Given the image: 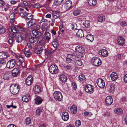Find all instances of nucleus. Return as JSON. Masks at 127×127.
Segmentation results:
<instances>
[{
  "label": "nucleus",
  "mask_w": 127,
  "mask_h": 127,
  "mask_svg": "<svg viewBox=\"0 0 127 127\" xmlns=\"http://www.w3.org/2000/svg\"><path fill=\"white\" fill-rule=\"evenodd\" d=\"M90 22L88 21H85L83 23V25L86 28H88L90 26Z\"/></svg>",
  "instance_id": "42"
},
{
  "label": "nucleus",
  "mask_w": 127,
  "mask_h": 127,
  "mask_svg": "<svg viewBox=\"0 0 127 127\" xmlns=\"http://www.w3.org/2000/svg\"><path fill=\"white\" fill-rule=\"evenodd\" d=\"M32 6L34 8H40L42 7L41 5H40L38 3H37L36 4H33Z\"/></svg>",
  "instance_id": "45"
},
{
  "label": "nucleus",
  "mask_w": 127,
  "mask_h": 127,
  "mask_svg": "<svg viewBox=\"0 0 127 127\" xmlns=\"http://www.w3.org/2000/svg\"><path fill=\"white\" fill-rule=\"evenodd\" d=\"M25 56L28 57H29L31 55V53L29 51H25L24 53Z\"/></svg>",
  "instance_id": "44"
},
{
  "label": "nucleus",
  "mask_w": 127,
  "mask_h": 127,
  "mask_svg": "<svg viewBox=\"0 0 127 127\" xmlns=\"http://www.w3.org/2000/svg\"><path fill=\"white\" fill-rule=\"evenodd\" d=\"M80 11L79 10H74L73 12V15L75 16H76L79 14Z\"/></svg>",
  "instance_id": "46"
},
{
  "label": "nucleus",
  "mask_w": 127,
  "mask_h": 127,
  "mask_svg": "<svg viewBox=\"0 0 127 127\" xmlns=\"http://www.w3.org/2000/svg\"><path fill=\"white\" fill-rule=\"evenodd\" d=\"M78 53L77 54V57L79 58H81L83 57V54L82 53L83 52H78Z\"/></svg>",
  "instance_id": "58"
},
{
  "label": "nucleus",
  "mask_w": 127,
  "mask_h": 127,
  "mask_svg": "<svg viewBox=\"0 0 127 127\" xmlns=\"http://www.w3.org/2000/svg\"><path fill=\"white\" fill-rule=\"evenodd\" d=\"M109 92L111 93H113L115 90V85L114 84H112L110 86Z\"/></svg>",
  "instance_id": "28"
},
{
  "label": "nucleus",
  "mask_w": 127,
  "mask_h": 127,
  "mask_svg": "<svg viewBox=\"0 0 127 127\" xmlns=\"http://www.w3.org/2000/svg\"><path fill=\"white\" fill-rule=\"evenodd\" d=\"M110 77L111 79L113 81L116 80L118 78V76L116 73L113 72L111 74Z\"/></svg>",
  "instance_id": "19"
},
{
  "label": "nucleus",
  "mask_w": 127,
  "mask_h": 127,
  "mask_svg": "<svg viewBox=\"0 0 127 127\" xmlns=\"http://www.w3.org/2000/svg\"><path fill=\"white\" fill-rule=\"evenodd\" d=\"M72 85L73 89L75 90L77 88V86L76 83L74 82H72Z\"/></svg>",
  "instance_id": "51"
},
{
  "label": "nucleus",
  "mask_w": 127,
  "mask_h": 127,
  "mask_svg": "<svg viewBox=\"0 0 127 127\" xmlns=\"http://www.w3.org/2000/svg\"><path fill=\"white\" fill-rule=\"evenodd\" d=\"M86 38L88 40L92 42L94 40L93 36L91 34H88L86 36Z\"/></svg>",
  "instance_id": "29"
},
{
  "label": "nucleus",
  "mask_w": 127,
  "mask_h": 127,
  "mask_svg": "<svg viewBox=\"0 0 127 127\" xmlns=\"http://www.w3.org/2000/svg\"><path fill=\"white\" fill-rule=\"evenodd\" d=\"M75 125L76 127H79L81 125V122L79 120H77L75 123Z\"/></svg>",
  "instance_id": "54"
},
{
  "label": "nucleus",
  "mask_w": 127,
  "mask_h": 127,
  "mask_svg": "<svg viewBox=\"0 0 127 127\" xmlns=\"http://www.w3.org/2000/svg\"><path fill=\"white\" fill-rule=\"evenodd\" d=\"M4 3L2 0H0V6H2L4 5Z\"/></svg>",
  "instance_id": "63"
},
{
  "label": "nucleus",
  "mask_w": 127,
  "mask_h": 127,
  "mask_svg": "<svg viewBox=\"0 0 127 127\" xmlns=\"http://www.w3.org/2000/svg\"><path fill=\"white\" fill-rule=\"evenodd\" d=\"M53 95L56 101H60L62 100L63 95L60 92L55 91L53 93Z\"/></svg>",
  "instance_id": "3"
},
{
  "label": "nucleus",
  "mask_w": 127,
  "mask_h": 127,
  "mask_svg": "<svg viewBox=\"0 0 127 127\" xmlns=\"http://www.w3.org/2000/svg\"><path fill=\"white\" fill-rule=\"evenodd\" d=\"M15 64V61L14 59L10 60L7 62L6 67L7 68H12L14 66Z\"/></svg>",
  "instance_id": "7"
},
{
  "label": "nucleus",
  "mask_w": 127,
  "mask_h": 127,
  "mask_svg": "<svg viewBox=\"0 0 127 127\" xmlns=\"http://www.w3.org/2000/svg\"><path fill=\"white\" fill-rule=\"evenodd\" d=\"M10 75L6 73L3 75V78L4 80H8L10 79Z\"/></svg>",
  "instance_id": "38"
},
{
  "label": "nucleus",
  "mask_w": 127,
  "mask_h": 127,
  "mask_svg": "<svg viewBox=\"0 0 127 127\" xmlns=\"http://www.w3.org/2000/svg\"><path fill=\"white\" fill-rule=\"evenodd\" d=\"M63 1V0H55L54 3L55 5H61Z\"/></svg>",
  "instance_id": "32"
},
{
  "label": "nucleus",
  "mask_w": 127,
  "mask_h": 127,
  "mask_svg": "<svg viewBox=\"0 0 127 127\" xmlns=\"http://www.w3.org/2000/svg\"><path fill=\"white\" fill-rule=\"evenodd\" d=\"M91 62L93 64L96 66H99L101 64V61L100 59L98 57H95L92 58Z\"/></svg>",
  "instance_id": "4"
},
{
  "label": "nucleus",
  "mask_w": 127,
  "mask_h": 127,
  "mask_svg": "<svg viewBox=\"0 0 127 127\" xmlns=\"http://www.w3.org/2000/svg\"><path fill=\"white\" fill-rule=\"evenodd\" d=\"M99 54L104 57L107 56L108 55V51L106 50H102L99 52Z\"/></svg>",
  "instance_id": "15"
},
{
  "label": "nucleus",
  "mask_w": 127,
  "mask_h": 127,
  "mask_svg": "<svg viewBox=\"0 0 127 127\" xmlns=\"http://www.w3.org/2000/svg\"><path fill=\"white\" fill-rule=\"evenodd\" d=\"M12 74L14 77H17L19 75L20 71L19 69L15 68L13 69L12 71Z\"/></svg>",
  "instance_id": "11"
},
{
  "label": "nucleus",
  "mask_w": 127,
  "mask_h": 127,
  "mask_svg": "<svg viewBox=\"0 0 127 127\" xmlns=\"http://www.w3.org/2000/svg\"><path fill=\"white\" fill-rule=\"evenodd\" d=\"M33 15H32L31 13H27L26 16V18L28 19H32L33 18Z\"/></svg>",
  "instance_id": "36"
},
{
  "label": "nucleus",
  "mask_w": 127,
  "mask_h": 127,
  "mask_svg": "<svg viewBox=\"0 0 127 127\" xmlns=\"http://www.w3.org/2000/svg\"><path fill=\"white\" fill-rule=\"evenodd\" d=\"M49 70L51 74H56L58 72L57 66L53 64L51 65L49 68Z\"/></svg>",
  "instance_id": "5"
},
{
  "label": "nucleus",
  "mask_w": 127,
  "mask_h": 127,
  "mask_svg": "<svg viewBox=\"0 0 127 127\" xmlns=\"http://www.w3.org/2000/svg\"><path fill=\"white\" fill-rule=\"evenodd\" d=\"M85 90L89 93H92L93 92V87L91 85H86L85 86Z\"/></svg>",
  "instance_id": "8"
},
{
  "label": "nucleus",
  "mask_w": 127,
  "mask_h": 127,
  "mask_svg": "<svg viewBox=\"0 0 127 127\" xmlns=\"http://www.w3.org/2000/svg\"><path fill=\"white\" fill-rule=\"evenodd\" d=\"M64 66L65 69H67V70H69L71 69V66L70 64H69L68 65H64Z\"/></svg>",
  "instance_id": "59"
},
{
  "label": "nucleus",
  "mask_w": 127,
  "mask_h": 127,
  "mask_svg": "<svg viewBox=\"0 0 127 127\" xmlns=\"http://www.w3.org/2000/svg\"><path fill=\"white\" fill-rule=\"evenodd\" d=\"M21 37L20 35L19 34L18 35H17V36L16 37V41L18 43H20L23 40Z\"/></svg>",
  "instance_id": "37"
},
{
  "label": "nucleus",
  "mask_w": 127,
  "mask_h": 127,
  "mask_svg": "<svg viewBox=\"0 0 127 127\" xmlns=\"http://www.w3.org/2000/svg\"><path fill=\"white\" fill-rule=\"evenodd\" d=\"M79 79L81 81H84L86 79V78L84 74H81L79 77Z\"/></svg>",
  "instance_id": "34"
},
{
  "label": "nucleus",
  "mask_w": 127,
  "mask_h": 127,
  "mask_svg": "<svg viewBox=\"0 0 127 127\" xmlns=\"http://www.w3.org/2000/svg\"><path fill=\"white\" fill-rule=\"evenodd\" d=\"M32 82L29 80H25L26 83L27 85L28 86H29L31 85L32 83Z\"/></svg>",
  "instance_id": "60"
},
{
  "label": "nucleus",
  "mask_w": 127,
  "mask_h": 127,
  "mask_svg": "<svg viewBox=\"0 0 127 127\" xmlns=\"http://www.w3.org/2000/svg\"><path fill=\"white\" fill-rule=\"evenodd\" d=\"M76 51L78 52H84L85 51L84 49L81 46H78L75 48Z\"/></svg>",
  "instance_id": "18"
},
{
  "label": "nucleus",
  "mask_w": 127,
  "mask_h": 127,
  "mask_svg": "<svg viewBox=\"0 0 127 127\" xmlns=\"http://www.w3.org/2000/svg\"><path fill=\"white\" fill-rule=\"evenodd\" d=\"M69 26L73 30H76L77 27V24L75 23L72 24Z\"/></svg>",
  "instance_id": "40"
},
{
  "label": "nucleus",
  "mask_w": 127,
  "mask_h": 127,
  "mask_svg": "<svg viewBox=\"0 0 127 127\" xmlns=\"http://www.w3.org/2000/svg\"><path fill=\"white\" fill-rule=\"evenodd\" d=\"M52 44L53 46L55 48H57L58 43L56 41H54L52 42Z\"/></svg>",
  "instance_id": "50"
},
{
  "label": "nucleus",
  "mask_w": 127,
  "mask_h": 127,
  "mask_svg": "<svg viewBox=\"0 0 127 127\" xmlns=\"http://www.w3.org/2000/svg\"><path fill=\"white\" fill-rule=\"evenodd\" d=\"M14 15L15 14L14 13H12L10 14L9 16L10 19H14Z\"/></svg>",
  "instance_id": "62"
},
{
  "label": "nucleus",
  "mask_w": 127,
  "mask_h": 127,
  "mask_svg": "<svg viewBox=\"0 0 127 127\" xmlns=\"http://www.w3.org/2000/svg\"><path fill=\"white\" fill-rule=\"evenodd\" d=\"M125 40L123 38L122 36L119 37L118 38L117 42L119 44L123 45L124 44Z\"/></svg>",
  "instance_id": "16"
},
{
  "label": "nucleus",
  "mask_w": 127,
  "mask_h": 127,
  "mask_svg": "<svg viewBox=\"0 0 127 127\" xmlns=\"http://www.w3.org/2000/svg\"><path fill=\"white\" fill-rule=\"evenodd\" d=\"M5 31V28L2 25H0V34L3 33Z\"/></svg>",
  "instance_id": "33"
},
{
  "label": "nucleus",
  "mask_w": 127,
  "mask_h": 127,
  "mask_svg": "<svg viewBox=\"0 0 127 127\" xmlns=\"http://www.w3.org/2000/svg\"><path fill=\"white\" fill-rule=\"evenodd\" d=\"M39 32L35 29H34L32 31V33L35 37H36L37 35L39 36Z\"/></svg>",
  "instance_id": "39"
},
{
  "label": "nucleus",
  "mask_w": 127,
  "mask_h": 127,
  "mask_svg": "<svg viewBox=\"0 0 127 127\" xmlns=\"http://www.w3.org/2000/svg\"><path fill=\"white\" fill-rule=\"evenodd\" d=\"M110 116V114L109 112H107L104 113V116L106 117H109Z\"/></svg>",
  "instance_id": "57"
},
{
  "label": "nucleus",
  "mask_w": 127,
  "mask_h": 127,
  "mask_svg": "<svg viewBox=\"0 0 127 127\" xmlns=\"http://www.w3.org/2000/svg\"><path fill=\"white\" fill-rule=\"evenodd\" d=\"M25 122L26 125H28L31 123V119L29 118H27L25 119Z\"/></svg>",
  "instance_id": "43"
},
{
  "label": "nucleus",
  "mask_w": 127,
  "mask_h": 127,
  "mask_svg": "<svg viewBox=\"0 0 127 127\" xmlns=\"http://www.w3.org/2000/svg\"><path fill=\"white\" fill-rule=\"evenodd\" d=\"M127 25L126 22L124 21H122L120 23V25L122 27L126 26Z\"/></svg>",
  "instance_id": "56"
},
{
  "label": "nucleus",
  "mask_w": 127,
  "mask_h": 127,
  "mask_svg": "<svg viewBox=\"0 0 127 127\" xmlns=\"http://www.w3.org/2000/svg\"><path fill=\"white\" fill-rule=\"evenodd\" d=\"M124 81L125 83H127V74L124 75Z\"/></svg>",
  "instance_id": "64"
},
{
  "label": "nucleus",
  "mask_w": 127,
  "mask_h": 127,
  "mask_svg": "<svg viewBox=\"0 0 127 127\" xmlns=\"http://www.w3.org/2000/svg\"><path fill=\"white\" fill-rule=\"evenodd\" d=\"M42 112V110L40 108L37 109L36 110V113L37 115H40Z\"/></svg>",
  "instance_id": "48"
},
{
  "label": "nucleus",
  "mask_w": 127,
  "mask_h": 127,
  "mask_svg": "<svg viewBox=\"0 0 127 127\" xmlns=\"http://www.w3.org/2000/svg\"><path fill=\"white\" fill-rule=\"evenodd\" d=\"M77 36L80 37H82L84 36V33L82 30H79L76 33Z\"/></svg>",
  "instance_id": "23"
},
{
  "label": "nucleus",
  "mask_w": 127,
  "mask_h": 127,
  "mask_svg": "<svg viewBox=\"0 0 127 127\" xmlns=\"http://www.w3.org/2000/svg\"><path fill=\"white\" fill-rule=\"evenodd\" d=\"M6 63V61L2 60L0 61V67L2 65L5 64Z\"/></svg>",
  "instance_id": "52"
},
{
  "label": "nucleus",
  "mask_w": 127,
  "mask_h": 127,
  "mask_svg": "<svg viewBox=\"0 0 127 127\" xmlns=\"http://www.w3.org/2000/svg\"><path fill=\"white\" fill-rule=\"evenodd\" d=\"M70 110L72 113H76L77 111V108L76 106L73 105L71 106L70 108Z\"/></svg>",
  "instance_id": "25"
},
{
  "label": "nucleus",
  "mask_w": 127,
  "mask_h": 127,
  "mask_svg": "<svg viewBox=\"0 0 127 127\" xmlns=\"http://www.w3.org/2000/svg\"><path fill=\"white\" fill-rule=\"evenodd\" d=\"M72 6V2L70 0H67L65 3L64 7L67 10L69 9Z\"/></svg>",
  "instance_id": "13"
},
{
  "label": "nucleus",
  "mask_w": 127,
  "mask_h": 127,
  "mask_svg": "<svg viewBox=\"0 0 127 127\" xmlns=\"http://www.w3.org/2000/svg\"><path fill=\"white\" fill-rule=\"evenodd\" d=\"M20 35L22 37V40H25L27 38V36L26 34L22 33Z\"/></svg>",
  "instance_id": "49"
},
{
  "label": "nucleus",
  "mask_w": 127,
  "mask_h": 127,
  "mask_svg": "<svg viewBox=\"0 0 127 127\" xmlns=\"http://www.w3.org/2000/svg\"><path fill=\"white\" fill-rule=\"evenodd\" d=\"M62 119L64 121L67 120L69 118L68 113L66 112H63L62 114Z\"/></svg>",
  "instance_id": "14"
},
{
  "label": "nucleus",
  "mask_w": 127,
  "mask_h": 127,
  "mask_svg": "<svg viewBox=\"0 0 127 127\" xmlns=\"http://www.w3.org/2000/svg\"><path fill=\"white\" fill-rule=\"evenodd\" d=\"M35 94H38L41 92L40 88L38 85L35 86L33 88Z\"/></svg>",
  "instance_id": "22"
},
{
  "label": "nucleus",
  "mask_w": 127,
  "mask_h": 127,
  "mask_svg": "<svg viewBox=\"0 0 127 127\" xmlns=\"http://www.w3.org/2000/svg\"><path fill=\"white\" fill-rule=\"evenodd\" d=\"M43 49L41 47L40 48V50H35L34 51V53L37 54H40L42 52Z\"/></svg>",
  "instance_id": "47"
},
{
  "label": "nucleus",
  "mask_w": 127,
  "mask_h": 127,
  "mask_svg": "<svg viewBox=\"0 0 127 127\" xmlns=\"http://www.w3.org/2000/svg\"><path fill=\"white\" fill-rule=\"evenodd\" d=\"M59 79L62 82L64 83L67 80L66 77L64 75H61L59 77Z\"/></svg>",
  "instance_id": "20"
},
{
  "label": "nucleus",
  "mask_w": 127,
  "mask_h": 127,
  "mask_svg": "<svg viewBox=\"0 0 127 127\" xmlns=\"http://www.w3.org/2000/svg\"><path fill=\"white\" fill-rule=\"evenodd\" d=\"M35 20L32 19H31V20L28 22L27 25V27L28 28L30 27L32 29L34 27H33V26L35 25Z\"/></svg>",
  "instance_id": "12"
},
{
  "label": "nucleus",
  "mask_w": 127,
  "mask_h": 127,
  "mask_svg": "<svg viewBox=\"0 0 127 127\" xmlns=\"http://www.w3.org/2000/svg\"><path fill=\"white\" fill-rule=\"evenodd\" d=\"M7 57L6 52H0V59H6Z\"/></svg>",
  "instance_id": "24"
},
{
  "label": "nucleus",
  "mask_w": 127,
  "mask_h": 127,
  "mask_svg": "<svg viewBox=\"0 0 127 127\" xmlns=\"http://www.w3.org/2000/svg\"><path fill=\"white\" fill-rule=\"evenodd\" d=\"M88 2L89 5L90 6H94L96 4V0H88Z\"/></svg>",
  "instance_id": "26"
},
{
  "label": "nucleus",
  "mask_w": 127,
  "mask_h": 127,
  "mask_svg": "<svg viewBox=\"0 0 127 127\" xmlns=\"http://www.w3.org/2000/svg\"><path fill=\"white\" fill-rule=\"evenodd\" d=\"M96 83L99 87L103 88L105 86L104 81L101 78H99L96 81Z\"/></svg>",
  "instance_id": "9"
},
{
  "label": "nucleus",
  "mask_w": 127,
  "mask_h": 127,
  "mask_svg": "<svg viewBox=\"0 0 127 127\" xmlns=\"http://www.w3.org/2000/svg\"><path fill=\"white\" fill-rule=\"evenodd\" d=\"M27 13L26 12H22L21 13H20V15L21 17L22 18H24L25 17H26V16Z\"/></svg>",
  "instance_id": "55"
},
{
  "label": "nucleus",
  "mask_w": 127,
  "mask_h": 127,
  "mask_svg": "<svg viewBox=\"0 0 127 127\" xmlns=\"http://www.w3.org/2000/svg\"><path fill=\"white\" fill-rule=\"evenodd\" d=\"M45 35L46 39L49 41L51 39L50 34L48 32H45L44 34Z\"/></svg>",
  "instance_id": "31"
},
{
  "label": "nucleus",
  "mask_w": 127,
  "mask_h": 127,
  "mask_svg": "<svg viewBox=\"0 0 127 127\" xmlns=\"http://www.w3.org/2000/svg\"><path fill=\"white\" fill-rule=\"evenodd\" d=\"M115 112L117 114H121L123 113V110L120 108H117L115 110Z\"/></svg>",
  "instance_id": "35"
},
{
  "label": "nucleus",
  "mask_w": 127,
  "mask_h": 127,
  "mask_svg": "<svg viewBox=\"0 0 127 127\" xmlns=\"http://www.w3.org/2000/svg\"><path fill=\"white\" fill-rule=\"evenodd\" d=\"M18 85L17 84H12L10 88V90L11 93L14 95L17 94L19 91Z\"/></svg>",
  "instance_id": "1"
},
{
  "label": "nucleus",
  "mask_w": 127,
  "mask_h": 127,
  "mask_svg": "<svg viewBox=\"0 0 127 127\" xmlns=\"http://www.w3.org/2000/svg\"><path fill=\"white\" fill-rule=\"evenodd\" d=\"M97 19L98 22H102L104 21L105 20V16L103 15L99 16L97 18Z\"/></svg>",
  "instance_id": "30"
},
{
  "label": "nucleus",
  "mask_w": 127,
  "mask_h": 127,
  "mask_svg": "<svg viewBox=\"0 0 127 127\" xmlns=\"http://www.w3.org/2000/svg\"><path fill=\"white\" fill-rule=\"evenodd\" d=\"M29 95H24L22 97V100L23 101L25 102H28L30 99Z\"/></svg>",
  "instance_id": "21"
},
{
  "label": "nucleus",
  "mask_w": 127,
  "mask_h": 127,
  "mask_svg": "<svg viewBox=\"0 0 127 127\" xmlns=\"http://www.w3.org/2000/svg\"><path fill=\"white\" fill-rule=\"evenodd\" d=\"M36 37H32L29 39V41L31 43H33L36 42Z\"/></svg>",
  "instance_id": "41"
},
{
  "label": "nucleus",
  "mask_w": 127,
  "mask_h": 127,
  "mask_svg": "<svg viewBox=\"0 0 127 127\" xmlns=\"http://www.w3.org/2000/svg\"><path fill=\"white\" fill-rule=\"evenodd\" d=\"M76 63V65L78 66H80L82 65V62L80 60H77Z\"/></svg>",
  "instance_id": "53"
},
{
  "label": "nucleus",
  "mask_w": 127,
  "mask_h": 127,
  "mask_svg": "<svg viewBox=\"0 0 127 127\" xmlns=\"http://www.w3.org/2000/svg\"><path fill=\"white\" fill-rule=\"evenodd\" d=\"M39 35L37 37V42L41 45H44L45 44V39L42 37L40 32H39Z\"/></svg>",
  "instance_id": "6"
},
{
  "label": "nucleus",
  "mask_w": 127,
  "mask_h": 127,
  "mask_svg": "<svg viewBox=\"0 0 127 127\" xmlns=\"http://www.w3.org/2000/svg\"><path fill=\"white\" fill-rule=\"evenodd\" d=\"M26 80H29L31 81H33V78L32 76L31 75L29 76L28 77L26 78Z\"/></svg>",
  "instance_id": "61"
},
{
  "label": "nucleus",
  "mask_w": 127,
  "mask_h": 127,
  "mask_svg": "<svg viewBox=\"0 0 127 127\" xmlns=\"http://www.w3.org/2000/svg\"><path fill=\"white\" fill-rule=\"evenodd\" d=\"M42 101L41 98L39 97H37L35 100V103L37 104H40Z\"/></svg>",
  "instance_id": "27"
},
{
  "label": "nucleus",
  "mask_w": 127,
  "mask_h": 127,
  "mask_svg": "<svg viewBox=\"0 0 127 127\" xmlns=\"http://www.w3.org/2000/svg\"><path fill=\"white\" fill-rule=\"evenodd\" d=\"M11 30L13 33H19L20 31H24V29L21 27L15 25L14 26L12 27L10 29L9 31Z\"/></svg>",
  "instance_id": "2"
},
{
  "label": "nucleus",
  "mask_w": 127,
  "mask_h": 127,
  "mask_svg": "<svg viewBox=\"0 0 127 127\" xmlns=\"http://www.w3.org/2000/svg\"><path fill=\"white\" fill-rule=\"evenodd\" d=\"M24 61V58L21 56H19V57L18 61L17 63V64L19 65H21Z\"/></svg>",
  "instance_id": "17"
},
{
  "label": "nucleus",
  "mask_w": 127,
  "mask_h": 127,
  "mask_svg": "<svg viewBox=\"0 0 127 127\" xmlns=\"http://www.w3.org/2000/svg\"><path fill=\"white\" fill-rule=\"evenodd\" d=\"M113 99L110 96H107L105 100V103L107 105H111L113 103Z\"/></svg>",
  "instance_id": "10"
}]
</instances>
